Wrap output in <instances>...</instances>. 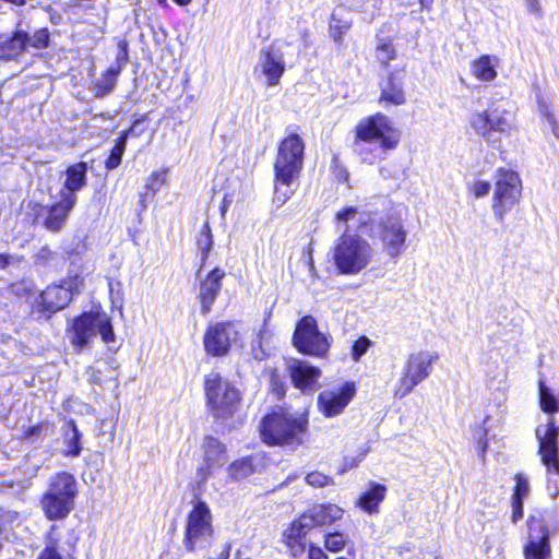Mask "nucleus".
<instances>
[{
    "label": "nucleus",
    "mask_w": 559,
    "mask_h": 559,
    "mask_svg": "<svg viewBox=\"0 0 559 559\" xmlns=\"http://www.w3.org/2000/svg\"><path fill=\"white\" fill-rule=\"evenodd\" d=\"M490 183L488 181L478 180L473 183L472 192L476 198H483L490 191Z\"/></svg>",
    "instance_id": "8fccbe9b"
},
{
    "label": "nucleus",
    "mask_w": 559,
    "mask_h": 559,
    "mask_svg": "<svg viewBox=\"0 0 559 559\" xmlns=\"http://www.w3.org/2000/svg\"><path fill=\"white\" fill-rule=\"evenodd\" d=\"M289 376L296 388L301 391H313L321 377V370L308 361L293 359L287 366Z\"/></svg>",
    "instance_id": "412c9836"
},
{
    "label": "nucleus",
    "mask_w": 559,
    "mask_h": 559,
    "mask_svg": "<svg viewBox=\"0 0 559 559\" xmlns=\"http://www.w3.org/2000/svg\"><path fill=\"white\" fill-rule=\"evenodd\" d=\"M298 36L300 39H304V37L306 36V33L304 31H300V32H298Z\"/></svg>",
    "instance_id": "680f3d73"
},
{
    "label": "nucleus",
    "mask_w": 559,
    "mask_h": 559,
    "mask_svg": "<svg viewBox=\"0 0 559 559\" xmlns=\"http://www.w3.org/2000/svg\"><path fill=\"white\" fill-rule=\"evenodd\" d=\"M380 100H384L393 105H401L405 102L401 78L390 75L386 81L381 84Z\"/></svg>",
    "instance_id": "2f4dec72"
},
{
    "label": "nucleus",
    "mask_w": 559,
    "mask_h": 559,
    "mask_svg": "<svg viewBox=\"0 0 559 559\" xmlns=\"http://www.w3.org/2000/svg\"><path fill=\"white\" fill-rule=\"evenodd\" d=\"M228 472L233 478H245L253 473V465L249 457H243L233 462Z\"/></svg>",
    "instance_id": "58836bf2"
},
{
    "label": "nucleus",
    "mask_w": 559,
    "mask_h": 559,
    "mask_svg": "<svg viewBox=\"0 0 559 559\" xmlns=\"http://www.w3.org/2000/svg\"><path fill=\"white\" fill-rule=\"evenodd\" d=\"M308 421L283 408L272 411L260 424V435L269 445H298L302 442Z\"/></svg>",
    "instance_id": "7ed1b4c3"
},
{
    "label": "nucleus",
    "mask_w": 559,
    "mask_h": 559,
    "mask_svg": "<svg viewBox=\"0 0 559 559\" xmlns=\"http://www.w3.org/2000/svg\"><path fill=\"white\" fill-rule=\"evenodd\" d=\"M539 111L549 121V123L555 124L554 115L551 114L549 106L545 102H539Z\"/></svg>",
    "instance_id": "6e6d98bb"
},
{
    "label": "nucleus",
    "mask_w": 559,
    "mask_h": 559,
    "mask_svg": "<svg viewBox=\"0 0 559 559\" xmlns=\"http://www.w3.org/2000/svg\"><path fill=\"white\" fill-rule=\"evenodd\" d=\"M203 464L197 469L199 486L206 483L214 471L221 468L227 462L226 447L214 437H205L203 440Z\"/></svg>",
    "instance_id": "dca6fc26"
},
{
    "label": "nucleus",
    "mask_w": 559,
    "mask_h": 559,
    "mask_svg": "<svg viewBox=\"0 0 559 559\" xmlns=\"http://www.w3.org/2000/svg\"><path fill=\"white\" fill-rule=\"evenodd\" d=\"M297 41L295 36L289 35L286 39L276 40L260 50L255 69L265 76L267 86L280 84L285 72L284 48L296 46Z\"/></svg>",
    "instance_id": "4468645a"
},
{
    "label": "nucleus",
    "mask_w": 559,
    "mask_h": 559,
    "mask_svg": "<svg viewBox=\"0 0 559 559\" xmlns=\"http://www.w3.org/2000/svg\"><path fill=\"white\" fill-rule=\"evenodd\" d=\"M524 1H525L527 10L531 13L536 14V15L542 14V5L539 3V0H524Z\"/></svg>",
    "instance_id": "5fc2aeb1"
},
{
    "label": "nucleus",
    "mask_w": 559,
    "mask_h": 559,
    "mask_svg": "<svg viewBox=\"0 0 559 559\" xmlns=\"http://www.w3.org/2000/svg\"><path fill=\"white\" fill-rule=\"evenodd\" d=\"M374 255L372 246L357 234L342 233L332 247L336 270L344 275H356L365 270Z\"/></svg>",
    "instance_id": "20e7f679"
},
{
    "label": "nucleus",
    "mask_w": 559,
    "mask_h": 559,
    "mask_svg": "<svg viewBox=\"0 0 559 559\" xmlns=\"http://www.w3.org/2000/svg\"><path fill=\"white\" fill-rule=\"evenodd\" d=\"M166 171H155L147 178L146 188L156 192L166 183Z\"/></svg>",
    "instance_id": "49530a36"
},
{
    "label": "nucleus",
    "mask_w": 559,
    "mask_h": 559,
    "mask_svg": "<svg viewBox=\"0 0 559 559\" xmlns=\"http://www.w3.org/2000/svg\"><path fill=\"white\" fill-rule=\"evenodd\" d=\"M439 359L436 352L418 350L408 355L402 377L394 386V396L405 397L412 390L427 379L432 365Z\"/></svg>",
    "instance_id": "9b49d317"
},
{
    "label": "nucleus",
    "mask_w": 559,
    "mask_h": 559,
    "mask_svg": "<svg viewBox=\"0 0 559 559\" xmlns=\"http://www.w3.org/2000/svg\"><path fill=\"white\" fill-rule=\"evenodd\" d=\"M333 337L321 332L312 316L302 317L296 324L293 345L301 354L323 358L329 353Z\"/></svg>",
    "instance_id": "6e6552de"
},
{
    "label": "nucleus",
    "mask_w": 559,
    "mask_h": 559,
    "mask_svg": "<svg viewBox=\"0 0 559 559\" xmlns=\"http://www.w3.org/2000/svg\"><path fill=\"white\" fill-rule=\"evenodd\" d=\"M523 555L525 559H551L549 530L540 520H528V537Z\"/></svg>",
    "instance_id": "f3484780"
},
{
    "label": "nucleus",
    "mask_w": 559,
    "mask_h": 559,
    "mask_svg": "<svg viewBox=\"0 0 559 559\" xmlns=\"http://www.w3.org/2000/svg\"><path fill=\"white\" fill-rule=\"evenodd\" d=\"M350 28V22L343 17V9L334 10L330 20V35L340 43L343 35Z\"/></svg>",
    "instance_id": "c9c22d12"
},
{
    "label": "nucleus",
    "mask_w": 559,
    "mask_h": 559,
    "mask_svg": "<svg viewBox=\"0 0 559 559\" xmlns=\"http://www.w3.org/2000/svg\"><path fill=\"white\" fill-rule=\"evenodd\" d=\"M476 443V451L478 453V456L483 462L486 460V452L488 450V440H478L475 441Z\"/></svg>",
    "instance_id": "864d4df0"
},
{
    "label": "nucleus",
    "mask_w": 559,
    "mask_h": 559,
    "mask_svg": "<svg viewBox=\"0 0 559 559\" xmlns=\"http://www.w3.org/2000/svg\"><path fill=\"white\" fill-rule=\"evenodd\" d=\"M132 128L129 131H124L119 139L117 140L115 146L110 151L108 158L105 162V167L107 170H112L117 168L122 159V155L126 151L127 140L130 132H132Z\"/></svg>",
    "instance_id": "e433bc0d"
},
{
    "label": "nucleus",
    "mask_w": 559,
    "mask_h": 559,
    "mask_svg": "<svg viewBox=\"0 0 559 559\" xmlns=\"http://www.w3.org/2000/svg\"><path fill=\"white\" fill-rule=\"evenodd\" d=\"M225 277V272L219 267L212 270L206 277L201 281L199 299L201 309L204 314L209 313L214 305L217 295L222 289V280Z\"/></svg>",
    "instance_id": "b1692460"
},
{
    "label": "nucleus",
    "mask_w": 559,
    "mask_h": 559,
    "mask_svg": "<svg viewBox=\"0 0 559 559\" xmlns=\"http://www.w3.org/2000/svg\"><path fill=\"white\" fill-rule=\"evenodd\" d=\"M354 383H345L340 388L324 390L319 394L318 406L325 417L340 415L355 395Z\"/></svg>",
    "instance_id": "a211bd4d"
},
{
    "label": "nucleus",
    "mask_w": 559,
    "mask_h": 559,
    "mask_svg": "<svg viewBox=\"0 0 559 559\" xmlns=\"http://www.w3.org/2000/svg\"><path fill=\"white\" fill-rule=\"evenodd\" d=\"M49 44V32L47 28H40L36 31L33 36H31V40L28 46L35 49H44Z\"/></svg>",
    "instance_id": "c03bdc74"
},
{
    "label": "nucleus",
    "mask_w": 559,
    "mask_h": 559,
    "mask_svg": "<svg viewBox=\"0 0 559 559\" xmlns=\"http://www.w3.org/2000/svg\"><path fill=\"white\" fill-rule=\"evenodd\" d=\"M118 364L115 359L98 364L90 369V381L96 384H105L114 382L115 386L118 385Z\"/></svg>",
    "instance_id": "c85d7f7f"
},
{
    "label": "nucleus",
    "mask_w": 559,
    "mask_h": 559,
    "mask_svg": "<svg viewBox=\"0 0 559 559\" xmlns=\"http://www.w3.org/2000/svg\"><path fill=\"white\" fill-rule=\"evenodd\" d=\"M369 233L380 240L383 252L390 258H399L404 252L408 231L400 215L390 214L372 221Z\"/></svg>",
    "instance_id": "1a4fd4ad"
},
{
    "label": "nucleus",
    "mask_w": 559,
    "mask_h": 559,
    "mask_svg": "<svg viewBox=\"0 0 559 559\" xmlns=\"http://www.w3.org/2000/svg\"><path fill=\"white\" fill-rule=\"evenodd\" d=\"M423 8H429L433 0H419Z\"/></svg>",
    "instance_id": "bf43d9fd"
},
{
    "label": "nucleus",
    "mask_w": 559,
    "mask_h": 559,
    "mask_svg": "<svg viewBox=\"0 0 559 559\" xmlns=\"http://www.w3.org/2000/svg\"><path fill=\"white\" fill-rule=\"evenodd\" d=\"M385 486L371 484L369 490L360 496L357 506L370 514L377 513L379 511L380 502L385 497Z\"/></svg>",
    "instance_id": "7c9ffc66"
},
{
    "label": "nucleus",
    "mask_w": 559,
    "mask_h": 559,
    "mask_svg": "<svg viewBox=\"0 0 559 559\" xmlns=\"http://www.w3.org/2000/svg\"><path fill=\"white\" fill-rule=\"evenodd\" d=\"M307 528H302L298 526V522L294 521L288 530L285 531L284 537L286 544L290 550V554L294 557H299L305 554L307 549V543L304 540L305 536L308 534Z\"/></svg>",
    "instance_id": "c756f323"
},
{
    "label": "nucleus",
    "mask_w": 559,
    "mask_h": 559,
    "mask_svg": "<svg viewBox=\"0 0 559 559\" xmlns=\"http://www.w3.org/2000/svg\"><path fill=\"white\" fill-rule=\"evenodd\" d=\"M515 480H516V486H515V490H514L512 499L524 500V498L527 497V495L530 492L528 479L526 477H524L523 475L518 474L515 477Z\"/></svg>",
    "instance_id": "a18cd8bd"
},
{
    "label": "nucleus",
    "mask_w": 559,
    "mask_h": 559,
    "mask_svg": "<svg viewBox=\"0 0 559 559\" xmlns=\"http://www.w3.org/2000/svg\"><path fill=\"white\" fill-rule=\"evenodd\" d=\"M78 202L76 195L72 193H60V201L47 207V216L44 226L47 230L57 233L64 226L69 213Z\"/></svg>",
    "instance_id": "4be33fe9"
},
{
    "label": "nucleus",
    "mask_w": 559,
    "mask_h": 559,
    "mask_svg": "<svg viewBox=\"0 0 559 559\" xmlns=\"http://www.w3.org/2000/svg\"><path fill=\"white\" fill-rule=\"evenodd\" d=\"M179 5H187L191 2V0H174Z\"/></svg>",
    "instance_id": "052dcab7"
},
{
    "label": "nucleus",
    "mask_w": 559,
    "mask_h": 559,
    "mask_svg": "<svg viewBox=\"0 0 559 559\" xmlns=\"http://www.w3.org/2000/svg\"><path fill=\"white\" fill-rule=\"evenodd\" d=\"M401 134L383 114H376L361 119L355 128L354 151L367 164L385 158L394 150Z\"/></svg>",
    "instance_id": "f257e3e1"
},
{
    "label": "nucleus",
    "mask_w": 559,
    "mask_h": 559,
    "mask_svg": "<svg viewBox=\"0 0 559 559\" xmlns=\"http://www.w3.org/2000/svg\"><path fill=\"white\" fill-rule=\"evenodd\" d=\"M487 436H488V429L485 426H478L473 431V440L474 441L488 440Z\"/></svg>",
    "instance_id": "4d7b16f0"
},
{
    "label": "nucleus",
    "mask_w": 559,
    "mask_h": 559,
    "mask_svg": "<svg viewBox=\"0 0 559 559\" xmlns=\"http://www.w3.org/2000/svg\"><path fill=\"white\" fill-rule=\"evenodd\" d=\"M306 483L314 488H322L333 484V479L320 472H311L306 476Z\"/></svg>",
    "instance_id": "79ce46f5"
},
{
    "label": "nucleus",
    "mask_w": 559,
    "mask_h": 559,
    "mask_svg": "<svg viewBox=\"0 0 559 559\" xmlns=\"http://www.w3.org/2000/svg\"><path fill=\"white\" fill-rule=\"evenodd\" d=\"M29 40V34L21 28V22H19L11 36L0 35V59L16 60L26 51Z\"/></svg>",
    "instance_id": "5701e85b"
},
{
    "label": "nucleus",
    "mask_w": 559,
    "mask_h": 559,
    "mask_svg": "<svg viewBox=\"0 0 559 559\" xmlns=\"http://www.w3.org/2000/svg\"><path fill=\"white\" fill-rule=\"evenodd\" d=\"M48 431L47 425H36L27 428L24 433V438L29 442H35L37 439L45 437Z\"/></svg>",
    "instance_id": "09e8293b"
},
{
    "label": "nucleus",
    "mask_w": 559,
    "mask_h": 559,
    "mask_svg": "<svg viewBox=\"0 0 559 559\" xmlns=\"http://www.w3.org/2000/svg\"><path fill=\"white\" fill-rule=\"evenodd\" d=\"M204 390L214 417L227 419L238 411L241 402L239 390L218 373L212 372L205 377Z\"/></svg>",
    "instance_id": "0eeeda50"
},
{
    "label": "nucleus",
    "mask_w": 559,
    "mask_h": 559,
    "mask_svg": "<svg viewBox=\"0 0 559 559\" xmlns=\"http://www.w3.org/2000/svg\"><path fill=\"white\" fill-rule=\"evenodd\" d=\"M76 495L78 484L72 474L61 472L51 476L40 500L46 518L51 521L64 519L74 508Z\"/></svg>",
    "instance_id": "39448f33"
},
{
    "label": "nucleus",
    "mask_w": 559,
    "mask_h": 559,
    "mask_svg": "<svg viewBox=\"0 0 559 559\" xmlns=\"http://www.w3.org/2000/svg\"><path fill=\"white\" fill-rule=\"evenodd\" d=\"M521 194L522 181L519 174L510 169L499 168L496 173L491 205L498 222H503L506 214L519 203Z\"/></svg>",
    "instance_id": "9d476101"
},
{
    "label": "nucleus",
    "mask_w": 559,
    "mask_h": 559,
    "mask_svg": "<svg viewBox=\"0 0 559 559\" xmlns=\"http://www.w3.org/2000/svg\"><path fill=\"white\" fill-rule=\"evenodd\" d=\"M97 333L100 334L105 343L115 341L112 325L106 313L84 312L73 321L71 342L75 346L83 348Z\"/></svg>",
    "instance_id": "f8f14e48"
},
{
    "label": "nucleus",
    "mask_w": 559,
    "mask_h": 559,
    "mask_svg": "<svg viewBox=\"0 0 559 559\" xmlns=\"http://www.w3.org/2000/svg\"><path fill=\"white\" fill-rule=\"evenodd\" d=\"M40 305L46 311L56 312L67 307L72 300V293L63 285L48 286L40 296Z\"/></svg>",
    "instance_id": "a878e982"
},
{
    "label": "nucleus",
    "mask_w": 559,
    "mask_h": 559,
    "mask_svg": "<svg viewBox=\"0 0 559 559\" xmlns=\"http://www.w3.org/2000/svg\"><path fill=\"white\" fill-rule=\"evenodd\" d=\"M87 164L80 162L69 166L64 171V190L61 193H72L75 195L78 191L86 186Z\"/></svg>",
    "instance_id": "bb28decb"
},
{
    "label": "nucleus",
    "mask_w": 559,
    "mask_h": 559,
    "mask_svg": "<svg viewBox=\"0 0 559 559\" xmlns=\"http://www.w3.org/2000/svg\"><path fill=\"white\" fill-rule=\"evenodd\" d=\"M305 142L296 133L284 138L274 160V198L277 206L284 205L294 194L292 185L299 178L304 166Z\"/></svg>",
    "instance_id": "f03ea898"
},
{
    "label": "nucleus",
    "mask_w": 559,
    "mask_h": 559,
    "mask_svg": "<svg viewBox=\"0 0 559 559\" xmlns=\"http://www.w3.org/2000/svg\"><path fill=\"white\" fill-rule=\"evenodd\" d=\"M538 441V454L548 473L559 475V428L554 416H549L545 425H540L535 431Z\"/></svg>",
    "instance_id": "2eb2a0df"
},
{
    "label": "nucleus",
    "mask_w": 559,
    "mask_h": 559,
    "mask_svg": "<svg viewBox=\"0 0 559 559\" xmlns=\"http://www.w3.org/2000/svg\"><path fill=\"white\" fill-rule=\"evenodd\" d=\"M81 433L73 420L67 424L64 430V455L67 456H79L82 450L81 447Z\"/></svg>",
    "instance_id": "f704fd0d"
},
{
    "label": "nucleus",
    "mask_w": 559,
    "mask_h": 559,
    "mask_svg": "<svg viewBox=\"0 0 559 559\" xmlns=\"http://www.w3.org/2000/svg\"><path fill=\"white\" fill-rule=\"evenodd\" d=\"M11 262V257L8 254H0V269L7 267Z\"/></svg>",
    "instance_id": "13d9d810"
},
{
    "label": "nucleus",
    "mask_w": 559,
    "mask_h": 559,
    "mask_svg": "<svg viewBox=\"0 0 559 559\" xmlns=\"http://www.w3.org/2000/svg\"><path fill=\"white\" fill-rule=\"evenodd\" d=\"M523 518V500L512 499V522L516 523Z\"/></svg>",
    "instance_id": "3c124183"
},
{
    "label": "nucleus",
    "mask_w": 559,
    "mask_h": 559,
    "mask_svg": "<svg viewBox=\"0 0 559 559\" xmlns=\"http://www.w3.org/2000/svg\"><path fill=\"white\" fill-rule=\"evenodd\" d=\"M396 52L390 43H382L378 45L376 57L379 62L386 66L390 60L395 59Z\"/></svg>",
    "instance_id": "a19ab883"
},
{
    "label": "nucleus",
    "mask_w": 559,
    "mask_h": 559,
    "mask_svg": "<svg viewBox=\"0 0 559 559\" xmlns=\"http://www.w3.org/2000/svg\"><path fill=\"white\" fill-rule=\"evenodd\" d=\"M499 64V59L492 55H483L471 66L473 75L483 82H490L497 78L496 68Z\"/></svg>",
    "instance_id": "cd10ccee"
},
{
    "label": "nucleus",
    "mask_w": 559,
    "mask_h": 559,
    "mask_svg": "<svg viewBox=\"0 0 559 559\" xmlns=\"http://www.w3.org/2000/svg\"><path fill=\"white\" fill-rule=\"evenodd\" d=\"M358 215V209L356 206H347L335 214V223L338 229L343 233H348V223L354 221Z\"/></svg>",
    "instance_id": "ea45409f"
},
{
    "label": "nucleus",
    "mask_w": 559,
    "mask_h": 559,
    "mask_svg": "<svg viewBox=\"0 0 559 559\" xmlns=\"http://www.w3.org/2000/svg\"><path fill=\"white\" fill-rule=\"evenodd\" d=\"M371 345V342L366 337L362 336L354 342L352 346V357L355 361H358L360 357L368 350L369 346Z\"/></svg>",
    "instance_id": "de8ad7c7"
},
{
    "label": "nucleus",
    "mask_w": 559,
    "mask_h": 559,
    "mask_svg": "<svg viewBox=\"0 0 559 559\" xmlns=\"http://www.w3.org/2000/svg\"><path fill=\"white\" fill-rule=\"evenodd\" d=\"M309 265H310V269H313V261H312L311 255L309 257Z\"/></svg>",
    "instance_id": "e2e57ef3"
},
{
    "label": "nucleus",
    "mask_w": 559,
    "mask_h": 559,
    "mask_svg": "<svg viewBox=\"0 0 559 559\" xmlns=\"http://www.w3.org/2000/svg\"><path fill=\"white\" fill-rule=\"evenodd\" d=\"M120 46L121 50L117 55L116 64L109 67L95 83L94 90L97 97H103L115 88L117 78L128 61L127 44L122 43Z\"/></svg>",
    "instance_id": "393cba45"
},
{
    "label": "nucleus",
    "mask_w": 559,
    "mask_h": 559,
    "mask_svg": "<svg viewBox=\"0 0 559 559\" xmlns=\"http://www.w3.org/2000/svg\"><path fill=\"white\" fill-rule=\"evenodd\" d=\"M308 558L309 559H328V556L324 551L314 545H309L308 547Z\"/></svg>",
    "instance_id": "603ef678"
},
{
    "label": "nucleus",
    "mask_w": 559,
    "mask_h": 559,
    "mask_svg": "<svg viewBox=\"0 0 559 559\" xmlns=\"http://www.w3.org/2000/svg\"><path fill=\"white\" fill-rule=\"evenodd\" d=\"M213 245V238L209 223H205L197 236V246L201 254V261L207 259L209 252Z\"/></svg>",
    "instance_id": "4c0bfd02"
},
{
    "label": "nucleus",
    "mask_w": 559,
    "mask_h": 559,
    "mask_svg": "<svg viewBox=\"0 0 559 559\" xmlns=\"http://www.w3.org/2000/svg\"><path fill=\"white\" fill-rule=\"evenodd\" d=\"M214 534L212 513L206 502L198 499L188 513L185 545L189 550L206 546Z\"/></svg>",
    "instance_id": "ddd939ff"
},
{
    "label": "nucleus",
    "mask_w": 559,
    "mask_h": 559,
    "mask_svg": "<svg viewBox=\"0 0 559 559\" xmlns=\"http://www.w3.org/2000/svg\"><path fill=\"white\" fill-rule=\"evenodd\" d=\"M473 133L486 144L498 147L502 136L509 135L514 128L513 115L508 110L493 107L473 112L468 118Z\"/></svg>",
    "instance_id": "423d86ee"
},
{
    "label": "nucleus",
    "mask_w": 559,
    "mask_h": 559,
    "mask_svg": "<svg viewBox=\"0 0 559 559\" xmlns=\"http://www.w3.org/2000/svg\"><path fill=\"white\" fill-rule=\"evenodd\" d=\"M58 532L52 528L46 539L45 548L37 559H73L69 554H63Z\"/></svg>",
    "instance_id": "473e14b6"
},
{
    "label": "nucleus",
    "mask_w": 559,
    "mask_h": 559,
    "mask_svg": "<svg viewBox=\"0 0 559 559\" xmlns=\"http://www.w3.org/2000/svg\"><path fill=\"white\" fill-rule=\"evenodd\" d=\"M346 538L341 533H330L325 537V547L332 552H337L344 548Z\"/></svg>",
    "instance_id": "37998d69"
},
{
    "label": "nucleus",
    "mask_w": 559,
    "mask_h": 559,
    "mask_svg": "<svg viewBox=\"0 0 559 559\" xmlns=\"http://www.w3.org/2000/svg\"><path fill=\"white\" fill-rule=\"evenodd\" d=\"M539 405L544 413L552 416L559 412V396L546 385L545 381H538Z\"/></svg>",
    "instance_id": "72a5a7b5"
},
{
    "label": "nucleus",
    "mask_w": 559,
    "mask_h": 559,
    "mask_svg": "<svg viewBox=\"0 0 559 559\" xmlns=\"http://www.w3.org/2000/svg\"><path fill=\"white\" fill-rule=\"evenodd\" d=\"M231 323H216L207 328L204 335V348L212 356L225 355L236 337Z\"/></svg>",
    "instance_id": "6ab92c4d"
},
{
    "label": "nucleus",
    "mask_w": 559,
    "mask_h": 559,
    "mask_svg": "<svg viewBox=\"0 0 559 559\" xmlns=\"http://www.w3.org/2000/svg\"><path fill=\"white\" fill-rule=\"evenodd\" d=\"M344 510L336 504H317L304 512L297 520L298 526L308 531L329 525L343 516Z\"/></svg>",
    "instance_id": "aec40b11"
}]
</instances>
